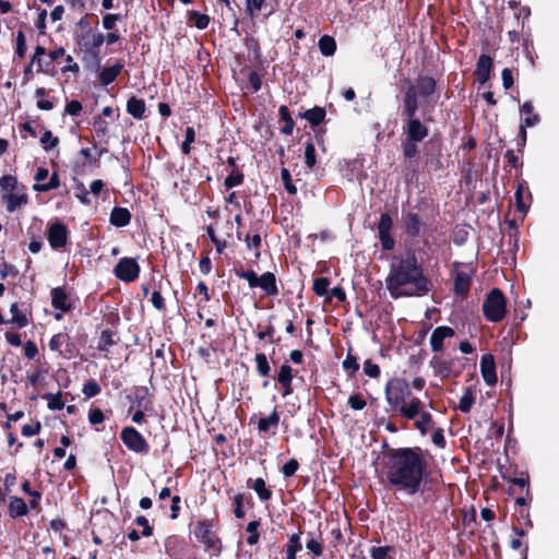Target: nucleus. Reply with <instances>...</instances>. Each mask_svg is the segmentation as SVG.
I'll return each instance as SVG.
<instances>
[{
    "label": "nucleus",
    "mask_w": 559,
    "mask_h": 559,
    "mask_svg": "<svg viewBox=\"0 0 559 559\" xmlns=\"http://www.w3.org/2000/svg\"><path fill=\"white\" fill-rule=\"evenodd\" d=\"M384 474L389 484L407 495L417 493L428 476V464L419 449H391L384 454Z\"/></svg>",
    "instance_id": "obj_1"
},
{
    "label": "nucleus",
    "mask_w": 559,
    "mask_h": 559,
    "mask_svg": "<svg viewBox=\"0 0 559 559\" xmlns=\"http://www.w3.org/2000/svg\"><path fill=\"white\" fill-rule=\"evenodd\" d=\"M385 287L394 299L421 297L431 289V282L414 255L394 257L391 260Z\"/></svg>",
    "instance_id": "obj_2"
},
{
    "label": "nucleus",
    "mask_w": 559,
    "mask_h": 559,
    "mask_svg": "<svg viewBox=\"0 0 559 559\" xmlns=\"http://www.w3.org/2000/svg\"><path fill=\"white\" fill-rule=\"evenodd\" d=\"M385 400L393 412L402 417L414 420L419 413L418 406L421 402L413 396L408 382L403 378H393L385 385Z\"/></svg>",
    "instance_id": "obj_3"
},
{
    "label": "nucleus",
    "mask_w": 559,
    "mask_h": 559,
    "mask_svg": "<svg viewBox=\"0 0 559 559\" xmlns=\"http://www.w3.org/2000/svg\"><path fill=\"white\" fill-rule=\"evenodd\" d=\"M483 312L490 322H500L506 317L507 300L500 289L493 288L487 294L483 302Z\"/></svg>",
    "instance_id": "obj_4"
},
{
    "label": "nucleus",
    "mask_w": 559,
    "mask_h": 559,
    "mask_svg": "<svg viewBox=\"0 0 559 559\" xmlns=\"http://www.w3.org/2000/svg\"><path fill=\"white\" fill-rule=\"evenodd\" d=\"M115 275L123 282L130 283L139 277L140 266L132 258H122L114 269Z\"/></svg>",
    "instance_id": "obj_5"
},
{
    "label": "nucleus",
    "mask_w": 559,
    "mask_h": 559,
    "mask_svg": "<svg viewBox=\"0 0 559 559\" xmlns=\"http://www.w3.org/2000/svg\"><path fill=\"white\" fill-rule=\"evenodd\" d=\"M34 180L36 183L33 186V189L37 192H47L53 189L59 188L60 180L57 173H53L49 177V171L45 167H39L34 176Z\"/></svg>",
    "instance_id": "obj_6"
},
{
    "label": "nucleus",
    "mask_w": 559,
    "mask_h": 559,
    "mask_svg": "<svg viewBox=\"0 0 559 559\" xmlns=\"http://www.w3.org/2000/svg\"><path fill=\"white\" fill-rule=\"evenodd\" d=\"M121 440L124 445L134 452L142 453L147 451V443L142 435L133 427H126L121 431Z\"/></svg>",
    "instance_id": "obj_7"
},
{
    "label": "nucleus",
    "mask_w": 559,
    "mask_h": 559,
    "mask_svg": "<svg viewBox=\"0 0 559 559\" xmlns=\"http://www.w3.org/2000/svg\"><path fill=\"white\" fill-rule=\"evenodd\" d=\"M68 236L69 230L62 223L55 222L48 226L47 238L52 249L63 248L67 245Z\"/></svg>",
    "instance_id": "obj_8"
},
{
    "label": "nucleus",
    "mask_w": 559,
    "mask_h": 559,
    "mask_svg": "<svg viewBox=\"0 0 559 559\" xmlns=\"http://www.w3.org/2000/svg\"><path fill=\"white\" fill-rule=\"evenodd\" d=\"M195 538L207 547H216L218 538L212 531V524L207 521H201L194 527Z\"/></svg>",
    "instance_id": "obj_9"
},
{
    "label": "nucleus",
    "mask_w": 559,
    "mask_h": 559,
    "mask_svg": "<svg viewBox=\"0 0 559 559\" xmlns=\"http://www.w3.org/2000/svg\"><path fill=\"white\" fill-rule=\"evenodd\" d=\"M480 372L484 381L488 385H495L497 383L496 364L495 358L490 354H486L480 360Z\"/></svg>",
    "instance_id": "obj_10"
},
{
    "label": "nucleus",
    "mask_w": 559,
    "mask_h": 559,
    "mask_svg": "<svg viewBox=\"0 0 559 559\" xmlns=\"http://www.w3.org/2000/svg\"><path fill=\"white\" fill-rule=\"evenodd\" d=\"M521 112L526 115V117L522 120L520 126V134L525 142L526 140V128L534 127L539 122V117L536 114H533V104L531 102H525L521 107Z\"/></svg>",
    "instance_id": "obj_11"
},
{
    "label": "nucleus",
    "mask_w": 559,
    "mask_h": 559,
    "mask_svg": "<svg viewBox=\"0 0 559 559\" xmlns=\"http://www.w3.org/2000/svg\"><path fill=\"white\" fill-rule=\"evenodd\" d=\"M454 335V330L450 326H438L436 328L430 335V346L433 352H441L443 348V341L445 338L452 337Z\"/></svg>",
    "instance_id": "obj_12"
},
{
    "label": "nucleus",
    "mask_w": 559,
    "mask_h": 559,
    "mask_svg": "<svg viewBox=\"0 0 559 559\" xmlns=\"http://www.w3.org/2000/svg\"><path fill=\"white\" fill-rule=\"evenodd\" d=\"M428 135V129L417 118H408L406 139L421 142Z\"/></svg>",
    "instance_id": "obj_13"
},
{
    "label": "nucleus",
    "mask_w": 559,
    "mask_h": 559,
    "mask_svg": "<svg viewBox=\"0 0 559 559\" xmlns=\"http://www.w3.org/2000/svg\"><path fill=\"white\" fill-rule=\"evenodd\" d=\"M417 91L416 88L411 85L406 92L403 99V114L408 118H414L415 114L418 109V103H417Z\"/></svg>",
    "instance_id": "obj_14"
},
{
    "label": "nucleus",
    "mask_w": 559,
    "mask_h": 559,
    "mask_svg": "<svg viewBox=\"0 0 559 559\" xmlns=\"http://www.w3.org/2000/svg\"><path fill=\"white\" fill-rule=\"evenodd\" d=\"M430 367L433 369L436 376L448 378L452 374L453 361L436 355L430 360Z\"/></svg>",
    "instance_id": "obj_15"
},
{
    "label": "nucleus",
    "mask_w": 559,
    "mask_h": 559,
    "mask_svg": "<svg viewBox=\"0 0 559 559\" xmlns=\"http://www.w3.org/2000/svg\"><path fill=\"white\" fill-rule=\"evenodd\" d=\"M492 68V59L487 55H481L478 58L475 74L480 83L489 80Z\"/></svg>",
    "instance_id": "obj_16"
},
{
    "label": "nucleus",
    "mask_w": 559,
    "mask_h": 559,
    "mask_svg": "<svg viewBox=\"0 0 559 559\" xmlns=\"http://www.w3.org/2000/svg\"><path fill=\"white\" fill-rule=\"evenodd\" d=\"M418 411L419 413L417 414V419L415 420V427L423 435H426L433 425L432 417L429 412L425 411L423 402L419 403Z\"/></svg>",
    "instance_id": "obj_17"
},
{
    "label": "nucleus",
    "mask_w": 559,
    "mask_h": 559,
    "mask_svg": "<svg viewBox=\"0 0 559 559\" xmlns=\"http://www.w3.org/2000/svg\"><path fill=\"white\" fill-rule=\"evenodd\" d=\"M2 199L7 204V211L9 213H12L16 209L25 205L28 201V198L25 193H13V191L10 193H4Z\"/></svg>",
    "instance_id": "obj_18"
},
{
    "label": "nucleus",
    "mask_w": 559,
    "mask_h": 559,
    "mask_svg": "<svg viewBox=\"0 0 559 559\" xmlns=\"http://www.w3.org/2000/svg\"><path fill=\"white\" fill-rule=\"evenodd\" d=\"M123 69V63L121 61H117L111 67H106L99 72V80L103 85H109L112 83L121 70Z\"/></svg>",
    "instance_id": "obj_19"
},
{
    "label": "nucleus",
    "mask_w": 559,
    "mask_h": 559,
    "mask_svg": "<svg viewBox=\"0 0 559 559\" xmlns=\"http://www.w3.org/2000/svg\"><path fill=\"white\" fill-rule=\"evenodd\" d=\"M257 287H261L266 295L274 296L277 294L276 280L273 273L265 272L258 278Z\"/></svg>",
    "instance_id": "obj_20"
},
{
    "label": "nucleus",
    "mask_w": 559,
    "mask_h": 559,
    "mask_svg": "<svg viewBox=\"0 0 559 559\" xmlns=\"http://www.w3.org/2000/svg\"><path fill=\"white\" fill-rule=\"evenodd\" d=\"M404 222H405L406 233L411 237L419 236V234L421 231V227H423V222L419 218L418 214H416V213L406 214Z\"/></svg>",
    "instance_id": "obj_21"
},
{
    "label": "nucleus",
    "mask_w": 559,
    "mask_h": 559,
    "mask_svg": "<svg viewBox=\"0 0 559 559\" xmlns=\"http://www.w3.org/2000/svg\"><path fill=\"white\" fill-rule=\"evenodd\" d=\"M417 96L428 97L436 91V81L429 76L419 78L416 85Z\"/></svg>",
    "instance_id": "obj_22"
},
{
    "label": "nucleus",
    "mask_w": 559,
    "mask_h": 559,
    "mask_svg": "<svg viewBox=\"0 0 559 559\" xmlns=\"http://www.w3.org/2000/svg\"><path fill=\"white\" fill-rule=\"evenodd\" d=\"M68 296L66 292L60 288H53L51 292V304L55 309L66 312L70 309V305L67 302Z\"/></svg>",
    "instance_id": "obj_23"
},
{
    "label": "nucleus",
    "mask_w": 559,
    "mask_h": 559,
    "mask_svg": "<svg viewBox=\"0 0 559 559\" xmlns=\"http://www.w3.org/2000/svg\"><path fill=\"white\" fill-rule=\"evenodd\" d=\"M131 215L124 207H114L110 214V223L117 227L127 226L130 223Z\"/></svg>",
    "instance_id": "obj_24"
},
{
    "label": "nucleus",
    "mask_w": 559,
    "mask_h": 559,
    "mask_svg": "<svg viewBox=\"0 0 559 559\" xmlns=\"http://www.w3.org/2000/svg\"><path fill=\"white\" fill-rule=\"evenodd\" d=\"M127 111L135 119H142L145 112V103L143 99L131 97L127 103Z\"/></svg>",
    "instance_id": "obj_25"
},
{
    "label": "nucleus",
    "mask_w": 559,
    "mask_h": 559,
    "mask_svg": "<svg viewBox=\"0 0 559 559\" xmlns=\"http://www.w3.org/2000/svg\"><path fill=\"white\" fill-rule=\"evenodd\" d=\"M28 507L22 498L11 497L9 503V513L12 518H20L27 513Z\"/></svg>",
    "instance_id": "obj_26"
},
{
    "label": "nucleus",
    "mask_w": 559,
    "mask_h": 559,
    "mask_svg": "<svg viewBox=\"0 0 559 559\" xmlns=\"http://www.w3.org/2000/svg\"><path fill=\"white\" fill-rule=\"evenodd\" d=\"M471 285V277L465 272H457L454 278V292L457 295H465Z\"/></svg>",
    "instance_id": "obj_27"
},
{
    "label": "nucleus",
    "mask_w": 559,
    "mask_h": 559,
    "mask_svg": "<svg viewBox=\"0 0 559 559\" xmlns=\"http://www.w3.org/2000/svg\"><path fill=\"white\" fill-rule=\"evenodd\" d=\"M278 423H280V416L276 413V411H274L270 416L260 418V420L258 423V429L261 432H266L270 429H276L278 426Z\"/></svg>",
    "instance_id": "obj_28"
},
{
    "label": "nucleus",
    "mask_w": 559,
    "mask_h": 559,
    "mask_svg": "<svg viewBox=\"0 0 559 559\" xmlns=\"http://www.w3.org/2000/svg\"><path fill=\"white\" fill-rule=\"evenodd\" d=\"M319 49L324 56H332L336 50V43L333 37L324 35L319 39Z\"/></svg>",
    "instance_id": "obj_29"
},
{
    "label": "nucleus",
    "mask_w": 559,
    "mask_h": 559,
    "mask_svg": "<svg viewBox=\"0 0 559 559\" xmlns=\"http://www.w3.org/2000/svg\"><path fill=\"white\" fill-rule=\"evenodd\" d=\"M301 550L300 535L293 534L286 545L287 559H296V555Z\"/></svg>",
    "instance_id": "obj_30"
},
{
    "label": "nucleus",
    "mask_w": 559,
    "mask_h": 559,
    "mask_svg": "<svg viewBox=\"0 0 559 559\" xmlns=\"http://www.w3.org/2000/svg\"><path fill=\"white\" fill-rule=\"evenodd\" d=\"M11 319L10 322L15 324L17 328H24L27 325L28 321L25 314H23L16 302L12 304L10 307Z\"/></svg>",
    "instance_id": "obj_31"
},
{
    "label": "nucleus",
    "mask_w": 559,
    "mask_h": 559,
    "mask_svg": "<svg viewBox=\"0 0 559 559\" xmlns=\"http://www.w3.org/2000/svg\"><path fill=\"white\" fill-rule=\"evenodd\" d=\"M324 117H325V111H324V109H322L320 107H314L312 109H308L304 114V118L307 119L312 126L320 124L323 121Z\"/></svg>",
    "instance_id": "obj_32"
},
{
    "label": "nucleus",
    "mask_w": 559,
    "mask_h": 559,
    "mask_svg": "<svg viewBox=\"0 0 559 559\" xmlns=\"http://www.w3.org/2000/svg\"><path fill=\"white\" fill-rule=\"evenodd\" d=\"M39 142L44 151L50 152L51 150L58 146L59 139L57 136H53L50 130H46L41 134Z\"/></svg>",
    "instance_id": "obj_33"
},
{
    "label": "nucleus",
    "mask_w": 559,
    "mask_h": 559,
    "mask_svg": "<svg viewBox=\"0 0 559 559\" xmlns=\"http://www.w3.org/2000/svg\"><path fill=\"white\" fill-rule=\"evenodd\" d=\"M252 489L257 492L262 501H267L272 497V491L266 488L265 481L262 478H257L254 480Z\"/></svg>",
    "instance_id": "obj_34"
},
{
    "label": "nucleus",
    "mask_w": 559,
    "mask_h": 559,
    "mask_svg": "<svg viewBox=\"0 0 559 559\" xmlns=\"http://www.w3.org/2000/svg\"><path fill=\"white\" fill-rule=\"evenodd\" d=\"M105 43V35L102 33H92L90 38L84 43V47L88 51L97 50Z\"/></svg>",
    "instance_id": "obj_35"
},
{
    "label": "nucleus",
    "mask_w": 559,
    "mask_h": 559,
    "mask_svg": "<svg viewBox=\"0 0 559 559\" xmlns=\"http://www.w3.org/2000/svg\"><path fill=\"white\" fill-rule=\"evenodd\" d=\"M69 341V336L64 333H58L53 335L49 341V348L52 352L62 353L61 348Z\"/></svg>",
    "instance_id": "obj_36"
},
{
    "label": "nucleus",
    "mask_w": 559,
    "mask_h": 559,
    "mask_svg": "<svg viewBox=\"0 0 559 559\" xmlns=\"http://www.w3.org/2000/svg\"><path fill=\"white\" fill-rule=\"evenodd\" d=\"M190 21H192L197 28L204 29L210 24V16L206 14H202L198 11L190 12Z\"/></svg>",
    "instance_id": "obj_37"
},
{
    "label": "nucleus",
    "mask_w": 559,
    "mask_h": 559,
    "mask_svg": "<svg viewBox=\"0 0 559 559\" xmlns=\"http://www.w3.org/2000/svg\"><path fill=\"white\" fill-rule=\"evenodd\" d=\"M22 490L25 493H28V497H32V500L29 502V507L32 509H37L38 506H39L41 493L39 491H37V490H32L31 486H29V481H27V480L23 483Z\"/></svg>",
    "instance_id": "obj_38"
},
{
    "label": "nucleus",
    "mask_w": 559,
    "mask_h": 559,
    "mask_svg": "<svg viewBox=\"0 0 559 559\" xmlns=\"http://www.w3.org/2000/svg\"><path fill=\"white\" fill-rule=\"evenodd\" d=\"M254 360L257 364L258 372L263 377L269 376L271 368H270L266 356L262 353H259L255 355Z\"/></svg>",
    "instance_id": "obj_39"
},
{
    "label": "nucleus",
    "mask_w": 559,
    "mask_h": 559,
    "mask_svg": "<svg viewBox=\"0 0 559 559\" xmlns=\"http://www.w3.org/2000/svg\"><path fill=\"white\" fill-rule=\"evenodd\" d=\"M474 404V396L471 389H466L464 394L460 399L459 408L463 413H467L471 411Z\"/></svg>",
    "instance_id": "obj_40"
},
{
    "label": "nucleus",
    "mask_w": 559,
    "mask_h": 559,
    "mask_svg": "<svg viewBox=\"0 0 559 559\" xmlns=\"http://www.w3.org/2000/svg\"><path fill=\"white\" fill-rule=\"evenodd\" d=\"M17 187V179L14 176L5 175L0 177V189L2 191H7V193L12 192Z\"/></svg>",
    "instance_id": "obj_41"
},
{
    "label": "nucleus",
    "mask_w": 559,
    "mask_h": 559,
    "mask_svg": "<svg viewBox=\"0 0 559 559\" xmlns=\"http://www.w3.org/2000/svg\"><path fill=\"white\" fill-rule=\"evenodd\" d=\"M260 523L258 521H251L247 525V532L250 534L247 538V543L249 545H255L259 542V532L258 528Z\"/></svg>",
    "instance_id": "obj_42"
},
{
    "label": "nucleus",
    "mask_w": 559,
    "mask_h": 559,
    "mask_svg": "<svg viewBox=\"0 0 559 559\" xmlns=\"http://www.w3.org/2000/svg\"><path fill=\"white\" fill-rule=\"evenodd\" d=\"M329 285H330V282L328 278H325V277L317 278L313 283V290L318 296L323 297L329 292Z\"/></svg>",
    "instance_id": "obj_43"
},
{
    "label": "nucleus",
    "mask_w": 559,
    "mask_h": 559,
    "mask_svg": "<svg viewBox=\"0 0 559 559\" xmlns=\"http://www.w3.org/2000/svg\"><path fill=\"white\" fill-rule=\"evenodd\" d=\"M392 227V218L389 213H382L378 223V234L390 233Z\"/></svg>",
    "instance_id": "obj_44"
},
{
    "label": "nucleus",
    "mask_w": 559,
    "mask_h": 559,
    "mask_svg": "<svg viewBox=\"0 0 559 559\" xmlns=\"http://www.w3.org/2000/svg\"><path fill=\"white\" fill-rule=\"evenodd\" d=\"M194 139H195V132L193 130L192 127H188L186 129V136H185V141L182 142V145H181V151L183 154H189L190 151H191V143L194 142Z\"/></svg>",
    "instance_id": "obj_45"
},
{
    "label": "nucleus",
    "mask_w": 559,
    "mask_h": 559,
    "mask_svg": "<svg viewBox=\"0 0 559 559\" xmlns=\"http://www.w3.org/2000/svg\"><path fill=\"white\" fill-rule=\"evenodd\" d=\"M277 380L281 384H287V382L293 381V370L289 365H286V364L282 365L280 372H278Z\"/></svg>",
    "instance_id": "obj_46"
},
{
    "label": "nucleus",
    "mask_w": 559,
    "mask_h": 559,
    "mask_svg": "<svg viewBox=\"0 0 559 559\" xmlns=\"http://www.w3.org/2000/svg\"><path fill=\"white\" fill-rule=\"evenodd\" d=\"M305 163L307 167L312 168L317 160H316V148L314 145L311 142H308L305 150Z\"/></svg>",
    "instance_id": "obj_47"
},
{
    "label": "nucleus",
    "mask_w": 559,
    "mask_h": 559,
    "mask_svg": "<svg viewBox=\"0 0 559 559\" xmlns=\"http://www.w3.org/2000/svg\"><path fill=\"white\" fill-rule=\"evenodd\" d=\"M82 392L86 397H94L100 392V386L94 380H88L83 385Z\"/></svg>",
    "instance_id": "obj_48"
},
{
    "label": "nucleus",
    "mask_w": 559,
    "mask_h": 559,
    "mask_svg": "<svg viewBox=\"0 0 559 559\" xmlns=\"http://www.w3.org/2000/svg\"><path fill=\"white\" fill-rule=\"evenodd\" d=\"M416 143H417V141H413L409 139L405 140V142L403 143V153H404L405 157L412 158L417 154L418 151H417Z\"/></svg>",
    "instance_id": "obj_49"
},
{
    "label": "nucleus",
    "mask_w": 559,
    "mask_h": 559,
    "mask_svg": "<svg viewBox=\"0 0 559 559\" xmlns=\"http://www.w3.org/2000/svg\"><path fill=\"white\" fill-rule=\"evenodd\" d=\"M281 177H282V180L284 182V186H285V189L288 191V193L290 194H295L297 192V189L296 187L292 183V177H290V174L289 171L286 169V168H283L282 171H281Z\"/></svg>",
    "instance_id": "obj_50"
},
{
    "label": "nucleus",
    "mask_w": 559,
    "mask_h": 559,
    "mask_svg": "<svg viewBox=\"0 0 559 559\" xmlns=\"http://www.w3.org/2000/svg\"><path fill=\"white\" fill-rule=\"evenodd\" d=\"M237 276L247 280L251 288L257 287L259 276L254 273V271L237 272Z\"/></svg>",
    "instance_id": "obj_51"
},
{
    "label": "nucleus",
    "mask_w": 559,
    "mask_h": 559,
    "mask_svg": "<svg viewBox=\"0 0 559 559\" xmlns=\"http://www.w3.org/2000/svg\"><path fill=\"white\" fill-rule=\"evenodd\" d=\"M298 466H299V464H298L297 460L290 459L282 467V473L284 474L285 477H290L297 472Z\"/></svg>",
    "instance_id": "obj_52"
},
{
    "label": "nucleus",
    "mask_w": 559,
    "mask_h": 559,
    "mask_svg": "<svg viewBox=\"0 0 559 559\" xmlns=\"http://www.w3.org/2000/svg\"><path fill=\"white\" fill-rule=\"evenodd\" d=\"M47 401L50 409H62L64 406L60 394H49Z\"/></svg>",
    "instance_id": "obj_53"
},
{
    "label": "nucleus",
    "mask_w": 559,
    "mask_h": 559,
    "mask_svg": "<svg viewBox=\"0 0 559 559\" xmlns=\"http://www.w3.org/2000/svg\"><path fill=\"white\" fill-rule=\"evenodd\" d=\"M364 372L370 378H377L380 374V368L370 360H366L364 364Z\"/></svg>",
    "instance_id": "obj_54"
},
{
    "label": "nucleus",
    "mask_w": 559,
    "mask_h": 559,
    "mask_svg": "<svg viewBox=\"0 0 559 559\" xmlns=\"http://www.w3.org/2000/svg\"><path fill=\"white\" fill-rule=\"evenodd\" d=\"M26 52V44H25V36L23 32H17L16 34V55L20 58H24Z\"/></svg>",
    "instance_id": "obj_55"
},
{
    "label": "nucleus",
    "mask_w": 559,
    "mask_h": 559,
    "mask_svg": "<svg viewBox=\"0 0 559 559\" xmlns=\"http://www.w3.org/2000/svg\"><path fill=\"white\" fill-rule=\"evenodd\" d=\"M343 368L354 373L359 369V365L354 356L347 355V357L343 360Z\"/></svg>",
    "instance_id": "obj_56"
},
{
    "label": "nucleus",
    "mask_w": 559,
    "mask_h": 559,
    "mask_svg": "<svg viewBox=\"0 0 559 559\" xmlns=\"http://www.w3.org/2000/svg\"><path fill=\"white\" fill-rule=\"evenodd\" d=\"M118 20L119 15L109 13L103 16L102 23L105 29L112 31Z\"/></svg>",
    "instance_id": "obj_57"
},
{
    "label": "nucleus",
    "mask_w": 559,
    "mask_h": 559,
    "mask_svg": "<svg viewBox=\"0 0 559 559\" xmlns=\"http://www.w3.org/2000/svg\"><path fill=\"white\" fill-rule=\"evenodd\" d=\"M349 406L355 411H360L366 406V401L357 394L350 395L348 399Z\"/></svg>",
    "instance_id": "obj_58"
},
{
    "label": "nucleus",
    "mask_w": 559,
    "mask_h": 559,
    "mask_svg": "<svg viewBox=\"0 0 559 559\" xmlns=\"http://www.w3.org/2000/svg\"><path fill=\"white\" fill-rule=\"evenodd\" d=\"M306 547L314 556L322 555V549H323L322 544L316 538H311L310 540H308Z\"/></svg>",
    "instance_id": "obj_59"
},
{
    "label": "nucleus",
    "mask_w": 559,
    "mask_h": 559,
    "mask_svg": "<svg viewBox=\"0 0 559 559\" xmlns=\"http://www.w3.org/2000/svg\"><path fill=\"white\" fill-rule=\"evenodd\" d=\"M39 431H40V424L39 423L24 425L22 427V433L25 437L36 436V435L39 433Z\"/></svg>",
    "instance_id": "obj_60"
},
{
    "label": "nucleus",
    "mask_w": 559,
    "mask_h": 559,
    "mask_svg": "<svg viewBox=\"0 0 559 559\" xmlns=\"http://www.w3.org/2000/svg\"><path fill=\"white\" fill-rule=\"evenodd\" d=\"M82 110V104L79 100H71L66 106V111L70 116H78Z\"/></svg>",
    "instance_id": "obj_61"
},
{
    "label": "nucleus",
    "mask_w": 559,
    "mask_h": 559,
    "mask_svg": "<svg viewBox=\"0 0 559 559\" xmlns=\"http://www.w3.org/2000/svg\"><path fill=\"white\" fill-rule=\"evenodd\" d=\"M379 239L384 250H391L394 247V239L391 237L390 233L379 234Z\"/></svg>",
    "instance_id": "obj_62"
},
{
    "label": "nucleus",
    "mask_w": 559,
    "mask_h": 559,
    "mask_svg": "<svg viewBox=\"0 0 559 559\" xmlns=\"http://www.w3.org/2000/svg\"><path fill=\"white\" fill-rule=\"evenodd\" d=\"M104 414L100 409H92L88 414V420L92 425H97L104 421Z\"/></svg>",
    "instance_id": "obj_63"
},
{
    "label": "nucleus",
    "mask_w": 559,
    "mask_h": 559,
    "mask_svg": "<svg viewBox=\"0 0 559 559\" xmlns=\"http://www.w3.org/2000/svg\"><path fill=\"white\" fill-rule=\"evenodd\" d=\"M38 353L37 346L34 342L27 341L24 345V354L28 359H33Z\"/></svg>",
    "instance_id": "obj_64"
}]
</instances>
